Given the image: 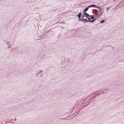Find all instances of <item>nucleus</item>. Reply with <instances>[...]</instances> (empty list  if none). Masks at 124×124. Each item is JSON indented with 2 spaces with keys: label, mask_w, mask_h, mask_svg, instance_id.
I'll return each instance as SVG.
<instances>
[{
  "label": "nucleus",
  "mask_w": 124,
  "mask_h": 124,
  "mask_svg": "<svg viewBox=\"0 0 124 124\" xmlns=\"http://www.w3.org/2000/svg\"><path fill=\"white\" fill-rule=\"evenodd\" d=\"M91 7H94V8H97V7L96 5H91Z\"/></svg>",
  "instance_id": "f257e3e1"
},
{
  "label": "nucleus",
  "mask_w": 124,
  "mask_h": 124,
  "mask_svg": "<svg viewBox=\"0 0 124 124\" xmlns=\"http://www.w3.org/2000/svg\"><path fill=\"white\" fill-rule=\"evenodd\" d=\"M84 14L85 15H86V16H89L88 14H87L86 12H84Z\"/></svg>",
  "instance_id": "f03ea898"
},
{
  "label": "nucleus",
  "mask_w": 124,
  "mask_h": 124,
  "mask_svg": "<svg viewBox=\"0 0 124 124\" xmlns=\"http://www.w3.org/2000/svg\"><path fill=\"white\" fill-rule=\"evenodd\" d=\"M81 13H80L78 15V16L79 18H80V17L81 16Z\"/></svg>",
  "instance_id": "7ed1b4c3"
},
{
  "label": "nucleus",
  "mask_w": 124,
  "mask_h": 124,
  "mask_svg": "<svg viewBox=\"0 0 124 124\" xmlns=\"http://www.w3.org/2000/svg\"><path fill=\"white\" fill-rule=\"evenodd\" d=\"M88 9V8H86L85 9H84V11L85 12Z\"/></svg>",
  "instance_id": "20e7f679"
},
{
  "label": "nucleus",
  "mask_w": 124,
  "mask_h": 124,
  "mask_svg": "<svg viewBox=\"0 0 124 124\" xmlns=\"http://www.w3.org/2000/svg\"><path fill=\"white\" fill-rule=\"evenodd\" d=\"M91 18L92 19H94V17L93 16H91Z\"/></svg>",
  "instance_id": "39448f33"
},
{
  "label": "nucleus",
  "mask_w": 124,
  "mask_h": 124,
  "mask_svg": "<svg viewBox=\"0 0 124 124\" xmlns=\"http://www.w3.org/2000/svg\"><path fill=\"white\" fill-rule=\"evenodd\" d=\"M84 20L85 21H87V22H88V20H87L86 19H85Z\"/></svg>",
  "instance_id": "423d86ee"
},
{
  "label": "nucleus",
  "mask_w": 124,
  "mask_h": 124,
  "mask_svg": "<svg viewBox=\"0 0 124 124\" xmlns=\"http://www.w3.org/2000/svg\"><path fill=\"white\" fill-rule=\"evenodd\" d=\"M88 7H89V8H90V7H91V5H89V6Z\"/></svg>",
  "instance_id": "0eeeda50"
},
{
  "label": "nucleus",
  "mask_w": 124,
  "mask_h": 124,
  "mask_svg": "<svg viewBox=\"0 0 124 124\" xmlns=\"http://www.w3.org/2000/svg\"><path fill=\"white\" fill-rule=\"evenodd\" d=\"M95 20H93V21H89V22H94Z\"/></svg>",
  "instance_id": "6e6552de"
},
{
  "label": "nucleus",
  "mask_w": 124,
  "mask_h": 124,
  "mask_svg": "<svg viewBox=\"0 0 124 124\" xmlns=\"http://www.w3.org/2000/svg\"><path fill=\"white\" fill-rule=\"evenodd\" d=\"M104 20H103V21H101V23H103L104 22Z\"/></svg>",
  "instance_id": "1a4fd4ad"
},
{
  "label": "nucleus",
  "mask_w": 124,
  "mask_h": 124,
  "mask_svg": "<svg viewBox=\"0 0 124 124\" xmlns=\"http://www.w3.org/2000/svg\"><path fill=\"white\" fill-rule=\"evenodd\" d=\"M86 17L88 19H89V20H90V19L88 18V17H87L86 16Z\"/></svg>",
  "instance_id": "9d476101"
},
{
  "label": "nucleus",
  "mask_w": 124,
  "mask_h": 124,
  "mask_svg": "<svg viewBox=\"0 0 124 124\" xmlns=\"http://www.w3.org/2000/svg\"><path fill=\"white\" fill-rule=\"evenodd\" d=\"M85 17V16H83V17L82 19H84V18H83L84 17Z\"/></svg>",
  "instance_id": "9b49d317"
},
{
  "label": "nucleus",
  "mask_w": 124,
  "mask_h": 124,
  "mask_svg": "<svg viewBox=\"0 0 124 124\" xmlns=\"http://www.w3.org/2000/svg\"><path fill=\"white\" fill-rule=\"evenodd\" d=\"M102 14V13H101L100 14L101 15Z\"/></svg>",
  "instance_id": "f8f14e48"
}]
</instances>
